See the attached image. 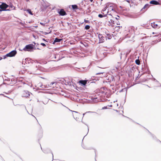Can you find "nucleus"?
<instances>
[{
  "label": "nucleus",
  "mask_w": 161,
  "mask_h": 161,
  "mask_svg": "<svg viewBox=\"0 0 161 161\" xmlns=\"http://www.w3.org/2000/svg\"><path fill=\"white\" fill-rule=\"evenodd\" d=\"M107 108V107H103L102 109H106Z\"/></svg>",
  "instance_id": "412c9836"
},
{
  "label": "nucleus",
  "mask_w": 161,
  "mask_h": 161,
  "mask_svg": "<svg viewBox=\"0 0 161 161\" xmlns=\"http://www.w3.org/2000/svg\"><path fill=\"white\" fill-rule=\"evenodd\" d=\"M82 147H83V148H84V149H89L86 146L83 144L82 145Z\"/></svg>",
  "instance_id": "2eb2a0df"
},
{
  "label": "nucleus",
  "mask_w": 161,
  "mask_h": 161,
  "mask_svg": "<svg viewBox=\"0 0 161 161\" xmlns=\"http://www.w3.org/2000/svg\"><path fill=\"white\" fill-rule=\"evenodd\" d=\"M90 28V26L89 25H86L85 27V29L86 30L89 29Z\"/></svg>",
  "instance_id": "dca6fc26"
},
{
  "label": "nucleus",
  "mask_w": 161,
  "mask_h": 161,
  "mask_svg": "<svg viewBox=\"0 0 161 161\" xmlns=\"http://www.w3.org/2000/svg\"><path fill=\"white\" fill-rule=\"evenodd\" d=\"M54 83H52V85H53V84H54Z\"/></svg>",
  "instance_id": "a878e982"
},
{
  "label": "nucleus",
  "mask_w": 161,
  "mask_h": 161,
  "mask_svg": "<svg viewBox=\"0 0 161 161\" xmlns=\"http://www.w3.org/2000/svg\"><path fill=\"white\" fill-rule=\"evenodd\" d=\"M27 12L30 14L32 15L33 14L32 13L30 9H28L26 10Z\"/></svg>",
  "instance_id": "4468645a"
},
{
  "label": "nucleus",
  "mask_w": 161,
  "mask_h": 161,
  "mask_svg": "<svg viewBox=\"0 0 161 161\" xmlns=\"http://www.w3.org/2000/svg\"><path fill=\"white\" fill-rule=\"evenodd\" d=\"M149 8V4H147L145 5V6L143 7V8L142 9V10H144V9H145V11L147 10V9Z\"/></svg>",
  "instance_id": "9d476101"
},
{
  "label": "nucleus",
  "mask_w": 161,
  "mask_h": 161,
  "mask_svg": "<svg viewBox=\"0 0 161 161\" xmlns=\"http://www.w3.org/2000/svg\"><path fill=\"white\" fill-rule=\"evenodd\" d=\"M150 3L156 5L160 4V3L159 2L155 0H152L150 1Z\"/></svg>",
  "instance_id": "1a4fd4ad"
},
{
  "label": "nucleus",
  "mask_w": 161,
  "mask_h": 161,
  "mask_svg": "<svg viewBox=\"0 0 161 161\" xmlns=\"http://www.w3.org/2000/svg\"><path fill=\"white\" fill-rule=\"evenodd\" d=\"M72 6L73 9H77L78 8V6L76 5H72Z\"/></svg>",
  "instance_id": "ddd939ff"
},
{
  "label": "nucleus",
  "mask_w": 161,
  "mask_h": 161,
  "mask_svg": "<svg viewBox=\"0 0 161 161\" xmlns=\"http://www.w3.org/2000/svg\"><path fill=\"white\" fill-rule=\"evenodd\" d=\"M151 25L154 29H159L160 27V23L159 22H153L151 23Z\"/></svg>",
  "instance_id": "f03ea898"
},
{
  "label": "nucleus",
  "mask_w": 161,
  "mask_h": 161,
  "mask_svg": "<svg viewBox=\"0 0 161 161\" xmlns=\"http://www.w3.org/2000/svg\"><path fill=\"white\" fill-rule=\"evenodd\" d=\"M43 40H44V41H45V39H43Z\"/></svg>",
  "instance_id": "cd10ccee"
},
{
  "label": "nucleus",
  "mask_w": 161,
  "mask_h": 161,
  "mask_svg": "<svg viewBox=\"0 0 161 161\" xmlns=\"http://www.w3.org/2000/svg\"><path fill=\"white\" fill-rule=\"evenodd\" d=\"M22 97H28L30 96V93L28 91H24L23 92L22 94Z\"/></svg>",
  "instance_id": "39448f33"
},
{
  "label": "nucleus",
  "mask_w": 161,
  "mask_h": 161,
  "mask_svg": "<svg viewBox=\"0 0 161 161\" xmlns=\"http://www.w3.org/2000/svg\"><path fill=\"white\" fill-rule=\"evenodd\" d=\"M84 22L86 23H90V21L89 20H87L85 19V20H84Z\"/></svg>",
  "instance_id": "6ab92c4d"
},
{
  "label": "nucleus",
  "mask_w": 161,
  "mask_h": 161,
  "mask_svg": "<svg viewBox=\"0 0 161 161\" xmlns=\"http://www.w3.org/2000/svg\"><path fill=\"white\" fill-rule=\"evenodd\" d=\"M155 33L154 32H153V34H155Z\"/></svg>",
  "instance_id": "bb28decb"
},
{
  "label": "nucleus",
  "mask_w": 161,
  "mask_h": 161,
  "mask_svg": "<svg viewBox=\"0 0 161 161\" xmlns=\"http://www.w3.org/2000/svg\"><path fill=\"white\" fill-rule=\"evenodd\" d=\"M136 64L139 65L140 64V61L139 59H136Z\"/></svg>",
  "instance_id": "f3484780"
},
{
  "label": "nucleus",
  "mask_w": 161,
  "mask_h": 161,
  "mask_svg": "<svg viewBox=\"0 0 161 161\" xmlns=\"http://www.w3.org/2000/svg\"><path fill=\"white\" fill-rule=\"evenodd\" d=\"M87 81V80H80L77 83L80 86H85L86 85Z\"/></svg>",
  "instance_id": "7ed1b4c3"
},
{
  "label": "nucleus",
  "mask_w": 161,
  "mask_h": 161,
  "mask_svg": "<svg viewBox=\"0 0 161 161\" xmlns=\"http://www.w3.org/2000/svg\"><path fill=\"white\" fill-rule=\"evenodd\" d=\"M62 39L56 38L54 40V42H58L61 41Z\"/></svg>",
  "instance_id": "f8f14e48"
},
{
  "label": "nucleus",
  "mask_w": 161,
  "mask_h": 161,
  "mask_svg": "<svg viewBox=\"0 0 161 161\" xmlns=\"http://www.w3.org/2000/svg\"><path fill=\"white\" fill-rule=\"evenodd\" d=\"M40 24L41 25H44V24L42 23H40Z\"/></svg>",
  "instance_id": "4be33fe9"
},
{
  "label": "nucleus",
  "mask_w": 161,
  "mask_h": 161,
  "mask_svg": "<svg viewBox=\"0 0 161 161\" xmlns=\"http://www.w3.org/2000/svg\"><path fill=\"white\" fill-rule=\"evenodd\" d=\"M41 45L44 47L46 46V44L43 43H41Z\"/></svg>",
  "instance_id": "aec40b11"
},
{
  "label": "nucleus",
  "mask_w": 161,
  "mask_h": 161,
  "mask_svg": "<svg viewBox=\"0 0 161 161\" xmlns=\"http://www.w3.org/2000/svg\"><path fill=\"white\" fill-rule=\"evenodd\" d=\"M98 37L99 39V42L103 43L105 41V37L102 35L99 34Z\"/></svg>",
  "instance_id": "0eeeda50"
},
{
  "label": "nucleus",
  "mask_w": 161,
  "mask_h": 161,
  "mask_svg": "<svg viewBox=\"0 0 161 161\" xmlns=\"http://www.w3.org/2000/svg\"><path fill=\"white\" fill-rule=\"evenodd\" d=\"M98 16L100 18H103L104 17V16L101 14H99L98 15Z\"/></svg>",
  "instance_id": "a211bd4d"
},
{
  "label": "nucleus",
  "mask_w": 161,
  "mask_h": 161,
  "mask_svg": "<svg viewBox=\"0 0 161 161\" xmlns=\"http://www.w3.org/2000/svg\"><path fill=\"white\" fill-rule=\"evenodd\" d=\"M1 11V10L0 9V12Z\"/></svg>",
  "instance_id": "c85d7f7f"
},
{
  "label": "nucleus",
  "mask_w": 161,
  "mask_h": 161,
  "mask_svg": "<svg viewBox=\"0 0 161 161\" xmlns=\"http://www.w3.org/2000/svg\"><path fill=\"white\" fill-rule=\"evenodd\" d=\"M106 39H110L112 37H111V35L110 34H107V35L106 36Z\"/></svg>",
  "instance_id": "9b49d317"
},
{
  "label": "nucleus",
  "mask_w": 161,
  "mask_h": 161,
  "mask_svg": "<svg viewBox=\"0 0 161 161\" xmlns=\"http://www.w3.org/2000/svg\"><path fill=\"white\" fill-rule=\"evenodd\" d=\"M8 7V6L6 3H3L0 5V8L3 10H5Z\"/></svg>",
  "instance_id": "423d86ee"
},
{
  "label": "nucleus",
  "mask_w": 161,
  "mask_h": 161,
  "mask_svg": "<svg viewBox=\"0 0 161 161\" xmlns=\"http://www.w3.org/2000/svg\"><path fill=\"white\" fill-rule=\"evenodd\" d=\"M93 0H90V1L91 2H92L93 1Z\"/></svg>",
  "instance_id": "b1692460"
},
{
  "label": "nucleus",
  "mask_w": 161,
  "mask_h": 161,
  "mask_svg": "<svg viewBox=\"0 0 161 161\" xmlns=\"http://www.w3.org/2000/svg\"><path fill=\"white\" fill-rule=\"evenodd\" d=\"M17 52L16 50H13L9 53L7 54L6 56L7 57H12L14 56L16 54Z\"/></svg>",
  "instance_id": "20e7f679"
},
{
  "label": "nucleus",
  "mask_w": 161,
  "mask_h": 161,
  "mask_svg": "<svg viewBox=\"0 0 161 161\" xmlns=\"http://www.w3.org/2000/svg\"><path fill=\"white\" fill-rule=\"evenodd\" d=\"M59 14L60 15L64 16L67 14L64 11V9H61L59 12Z\"/></svg>",
  "instance_id": "6e6552de"
},
{
  "label": "nucleus",
  "mask_w": 161,
  "mask_h": 161,
  "mask_svg": "<svg viewBox=\"0 0 161 161\" xmlns=\"http://www.w3.org/2000/svg\"><path fill=\"white\" fill-rule=\"evenodd\" d=\"M33 44H30L26 45L23 48V50L25 51H30L33 48Z\"/></svg>",
  "instance_id": "f257e3e1"
},
{
  "label": "nucleus",
  "mask_w": 161,
  "mask_h": 161,
  "mask_svg": "<svg viewBox=\"0 0 161 161\" xmlns=\"http://www.w3.org/2000/svg\"><path fill=\"white\" fill-rule=\"evenodd\" d=\"M2 59V57L0 56V60H1V59Z\"/></svg>",
  "instance_id": "5701e85b"
},
{
  "label": "nucleus",
  "mask_w": 161,
  "mask_h": 161,
  "mask_svg": "<svg viewBox=\"0 0 161 161\" xmlns=\"http://www.w3.org/2000/svg\"><path fill=\"white\" fill-rule=\"evenodd\" d=\"M105 10V9H104V10L103 9L102 11H104Z\"/></svg>",
  "instance_id": "393cba45"
}]
</instances>
